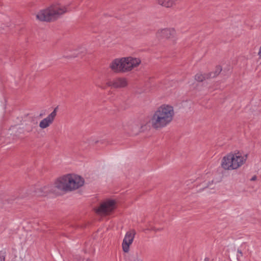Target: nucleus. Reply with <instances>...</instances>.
I'll return each instance as SVG.
<instances>
[{
  "mask_svg": "<svg viewBox=\"0 0 261 261\" xmlns=\"http://www.w3.org/2000/svg\"><path fill=\"white\" fill-rule=\"evenodd\" d=\"M85 179L81 175L74 173L63 174L57 178L53 185H46L37 189L38 196H45L48 193L58 194L74 191L82 187Z\"/></svg>",
  "mask_w": 261,
  "mask_h": 261,
  "instance_id": "nucleus-1",
  "label": "nucleus"
},
{
  "mask_svg": "<svg viewBox=\"0 0 261 261\" xmlns=\"http://www.w3.org/2000/svg\"><path fill=\"white\" fill-rule=\"evenodd\" d=\"M222 68L220 66L216 67L214 72H212L208 75L209 77H215L217 76L221 71Z\"/></svg>",
  "mask_w": 261,
  "mask_h": 261,
  "instance_id": "nucleus-14",
  "label": "nucleus"
},
{
  "mask_svg": "<svg viewBox=\"0 0 261 261\" xmlns=\"http://www.w3.org/2000/svg\"><path fill=\"white\" fill-rule=\"evenodd\" d=\"M238 253H239L241 255H242V252L241 251L238 250Z\"/></svg>",
  "mask_w": 261,
  "mask_h": 261,
  "instance_id": "nucleus-21",
  "label": "nucleus"
},
{
  "mask_svg": "<svg viewBox=\"0 0 261 261\" xmlns=\"http://www.w3.org/2000/svg\"><path fill=\"white\" fill-rule=\"evenodd\" d=\"M127 82L126 79L123 77L117 78L114 80L109 85L114 88H123L127 86Z\"/></svg>",
  "mask_w": 261,
  "mask_h": 261,
  "instance_id": "nucleus-11",
  "label": "nucleus"
},
{
  "mask_svg": "<svg viewBox=\"0 0 261 261\" xmlns=\"http://www.w3.org/2000/svg\"><path fill=\"white\" fill-rule=\"evenodd\" d=\"M176 0H155V2L159 5L166 7L171 8L175 4Z\"/></svg>",
  "mask_w": 261,
  "mask_h": 261,
  "instance_id": "nucleus-12",
  "label": "nucleus"
},
{
  "mask_svg": "<svg viewBox=\"0 0 261 261\" xmlns=\"http://www.w3.org/2000/svg\"><path fill=\"white\" fill-rule=\"evenodd\" d=\"M125 72L131 71L134 68L138 67L141 63L139 58L131 56L124 57Z\"/></svg>",
  "mask_w": 261,
  "mask_h": 261,
  "instance_id": "nucleus-8",
  "label": "nucleus"
},
{
  "mask_svg": "<svg viewBox=\"0 0 261 261\" xmlns=\"http://www.w3.org/2000/svg\"><path fill=\"white\" fill-rule=\"evenodd\" d=\"M116 208V201L114 200H107L103 202L96 210V213L99 214H108Z\"/></svg>",
  "mask_w": 261,
  "mask_h": 261,
  "instance_id": "nucleus-5",
  "label": "nucleus"
},
{
  "mask_svg": "<svg viewBox=\"0 0 261 261\" xmlns=\"http://www.w3.org/2000/svg\"><path fill=\"white\" fill-rule=\"evenodd\" d=\"M247 158V154L243 152L228 154L222 158L221 167L227 170L237 169L245 163Z\"/></svg>",
  "mask_w": 261,
  "mask_h": 261,
  "instance_id": "nucleus-4",
  "label": "nucleus"
},
{
  "mask_svg": "<svg viewBox=\"0 0 261 261\" xmlns=\"http://www.w3.org/2000/svg\"><path fill=\"white\" fill-rule=\"evenodd\" d=\"M129 261H143V258L140 255L137 253L132 256Z\"/></svg>",
  "mask_w": 261,
  "mask_h": 261,
  "instance_id": "nucleus-16",
  "label": "nucleus"
},
{
  "mask_svg": "<svg viewBox=\"0 0 261 261\" xmlns=\"http://www.w3.org/2000/svg\"><path fill=\"white\" fill-rule=\"evenodd\" d=\"M209 77L208 75L203 74L201 73H198L195 76V80L198 82H202L206 78Z\"/></svg>",
  "mask_w": 261,
  "mask_h": 261,
  "instance_id": "nucleus-13",
  "label": "nucleus"
},
{
  "mask_svg": "<svg viewBox=\"0 0 261 261\" xmlns=\"http://www.w3.org/2000/svg\"><path fill=\"white\" fill-rule=\"evenodd\" d=\"M67 11V7L56 2L35 12L33 15L37 21L49 22L58 18Z\"/></svg>",
  "mask_w": 261,
  "mask_h": 261,
  "instance_id": "nucleus-3",
  "label": "nucleus"
},
{
  "mask_svg": "<svg viewBox=\"0 0 261 261\" xmlns=\"http://www.w3.org/2000/svg\"><path fill=\"white\" fill-rule=\"evenodd\" d=\"M111 69L116 72H125L124 57L117 58L112 61L110 65Z\"/></svg>",
  "mask_w": 261,
  "mask_h": 261,
  "instance_id": "nucleus-9",
  "label": "nucleus"
},
{
  "mask_svg": "<svg viewBox=\"0 0 261 261\" xmlns=\"http://www.w3.org/2000/svg\"><path fill=\"white\" fill-rule=\"evenodd\" d=\"M97 87L100 88L101 89H105L106 88V86H103V85H97Z\"/></svg>",
  "mask_w": 261,
  "mask_h": 261,
  "instance_id": "nucleus-19",
  "label": "nucleus"
},
{
  "mask_svg": "<svg viewBox=\"0 0 261 261\" xmlns=\"http://www.w3.org/2000/svg\"><path fill=\"white\" fill-rule=\"evenodd\" d=\"M0 261H5V256L4 253L0 252Z\"/></svg>",
  "mask_w": 261,
  "mask_h": 261,
  "instance_id": "nucleus-17",
  "label": "nucleus"
},
{
  "mask_svg": "<svg viewBox=\"0 0 261 261\" xmlns=\"http://www.w3.org/2000/svg\"><path fill=\"white\" fill-rule=\"evenodd\" d=\"M212 182H213V181L211 179H204V180L203 181H202V182L200 186L201 187H202V188L208 187L211 186V185Z\"/></svg>",
  "mask_w": 261,
  "mask_h": 261,
  "instance_id": "nucleus-15",
  "label": "nucleus"
},
{
  "mask_svg": "<svg viewBox=\"0 0 261 261\" xmlns=\"http://www.w3.org/2000/svg\"><path fill=\"white\" fill-rule=\"evenodd\" d=\"M258 55L259 56V58H261V46L259 47V51L258 53Z\"/></svg>",
  "mask_w": 261,
  "mask_h": 261,
  "instance_id": "nucleus-18",
  "label": "nucleus"
},
{
  "mask_svg": "<svg viewBox=\"0 0 261 261\" xmlns=\"http://www.w3.org/2000/svg\"><path fill=\"white\" fill-rule=\"evenodd\" d=\"M174 115L173 107L170 104L163 103L155 110L149 120V123L154 128H162L173 121Z\"/></svg>",
  "mask_w": 261,
  "mask_h": 261,
  "instance_id": "nucleus-2",
  "label": "nucleus"
},
{
  "mask_svg": "<svg viewBox=\"0 0 261 261\" xmlns=\"http://www.w3.org/2000/svg\"><path fill=\"white\" fill-rule=\"evenodd\" d=\"M256 177L255 176H253V177H252L251 180H254L256 179Z\"/></svg>",
  "mask_w": 261,
  "mask_h": 261,
  "instance_id": "nucleus-20",
  "label": "nucleus"
},
{
  "mask_svg": "<svg viewBox=\"0 0 261 261\" xmlns=\"http://www.w3.org/2000/svg\"><path fill=\"white\" fill-rule=\"evenodd\" d=\"M135 234V231L134 230H130L125 233L122 242V248L124 252L128 253L129 251Z\"/></svg>",
  "mask_w": 261,
  "mask_h": 261,
  "instance_id": "nucleus-6",
  "label": "nucleus"
},
{
  "mask_svg": "<svg viewBox=\"0 0 261 261\" xmlns=\"http://www.w3.org/2000/svg\"><path fill=\"white\" fill-rule=\"evenodd\" d=\"M175 34V31L173 28L162 29L158 30L157 36L163 38H171Z\"/></svg>",
  "mask_w": 261,
  "mask_h": 261,
  "instance_id": "nucleus-10",
  "label": "nucleus"
},
{
  "mask_svg": "<svg viewBox=\"0 0 261 261\" xmlns=\"http://www.w3.org/2000/svg\"><path fill=\"white\" fill-rule=\"evenodd\" d=\"M58 107L55 108L47 117L41 120L39 124V126L41 129H45L49 127L54 122L57 115Z\"/></svg>",
  "mask_w": 261,
  "mask_h": 261,
  "instance_id": "nucleus-7",
  "label": "nucleus"
},
{
  "mask_svg": "<svg viewBox=\"0 0 261 261\" xmlns=\"http://www.w3.org/2000/svg\"><path fill=\"white\" fill-rule=\"evenodd\" d=\"M204 261H208V259H207V258H205V259H204Z\"/></svg>",
  "mask_w": 261,
  "mask_h": 261,
  "instance_id": "nucleus-22",
  "label": "nucleus"
}]
</instances>
